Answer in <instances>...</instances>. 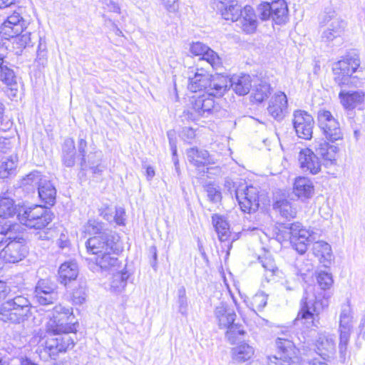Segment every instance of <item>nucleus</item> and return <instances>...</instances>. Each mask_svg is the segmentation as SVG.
I'll use <instances>...</instances> for the list:
<instances>
[{
    "instance_id": "c03bdc74",
    "label": "nucleus",
    "mask_w": 365,
    "mask_h": 365,
    "mask_svg": "<svg viewBox=\"0 0 365 365\" xmlns=\"http://www.w3.org/2000/svg\"><path fill=\"white\" fill-rule=\"evenodd\" d=\"M271 93V86L265 81L260 80L258 83L255 84L252 95L254 99L261 103L264 100L267 99Z\"/></svg>"
},
{
    "instance_id": "338daca9",
    "label": "nucleus",
    "mask_w": 365,
    "mask_h": 365,
    "mask_svg": "<svg viewBox=\"0 0 365 365\" xmlns=\"http://www.w3.org/2000/svg\"><path fill=\"white\" fill-rule=\"evenodd\" d=\"M352 327V318L339 319V331H351Z\"/></svg>"
},
{
    "instance_id": "412c9836",
    "label": "nucleus",
    "mask_w": 365,
    "mask_h": 365,
    "mask_svg": "<svg viewBox=\"0 0 365 365\" xmlns=\"http://www.w3.org/2000/svg\"><path fill=\"white\" fill-rule=\"evenodd\" d=\"M27 254L26 247L20 242L10 241L0 252V258L6 262L16 263L21 261Z\"/></svg>"
},
{
    "instance_id": "49530a36",
    "label": "nucleus",
    "mask_w": 365,
    "mask_h": 365,
    "mask_svg": "<svg viewBox=\"0 0 365 365\" xmlns=\"http://www.w3.org/2000/svg\"><path fill=\"white\" fill-rule=\"evenodd\" d=\"M82 229L83 233L90 235H94L95 236L102 235V232L105 230H109L105 228L104 224L102 222L95 219L88 220Z\"/></svg>"
},
{
    "instance_id": "ea45409f",
    "label": "nucleus",
    "mask_w": 365,
    "mask_h": 365,
    "mask_svg": "<svg viewBox=\"0 0 365 365\" xmlns=\"http://www.w3.org/2000/svg\"><path fill=\"white\" fill-rule=\"evenodd\" d=\"M259 263L264 269L266 272L265 277L267 281L274 280V276L283 274V272L277 269L272 258L269 257H259L258 258Z\"/></svg>"
},
{
    "instance_id": "c756f323",
    "label": "nucleus",
    "mask_w": 365,
    "mask_h": 365,
    "mask_svg": "<svg viewBox=\"0 0 365 365\" xmlns=\"http://www.w3.org/2000/svg\"><path fill=\"white\" fill-rule=\"evenodd\" d=\"M78 274L77 263L68 261L63 263L58 269L59 281L61 284L67 285L68 282L75 280Z\"/></svg>"
},
{
    "instance_id": "f03ea898",
    "label": "nucleus",
    "mask_w": 365,
    "mask_h": 365,
    "mask_svg": "<svg viewBox=\"0 0 365 365\" xmlns=\"http://www.w3.org/2000/svg\"><path fill=\"white\" fill-rule=\"evenodd\" d=\"M327 307L328 301L315 296L314 288L309 287L301 300L296 321L300 322L308 329L317 328L319 324V314Z\"/></svg>"
},
{
    "instance_id": "774afa93",
    "label": "nucleus",
    "mask_w": 365,
    "mask_h": 365,
    "mask_svg": "<svg viewBox=\"0 0 365 365\" xmlns=\"http://www.w3.org/2000/svg\"><path fill=\"white\" fill-rule=\"evenodd\" d=\"M164 7L169 11H175L177 9V0H160Z\"/></svg>"
},
{
    "instance_id": "e2e57ef3",
    "label": "nucleus",
    "mask_w": 365,
    "mask_h": 365,
    "mask_svg": "<svg viewBox=\"0 0 365 365\" xmlns=\"http://www.w3.org/2000/svg\"><path fill=\"white\" fill-rule=\"evenodd\" d=\"M182 138L187 142L190 143L195 138V130L189 127L184 128L182 130Z\"/></svg>"
},
{
    "instance_id": "4be33fe9",
    "label": "nucleus",
    "mask_w": 365,
    "mask_h": 365,
    "mask_svg": "<svg viewBox=\"0 0 365 365\" xmlns=\"http://www.w3.org/2000/svg\"><path fill=\"white\" fill-rule=\"evenodd\" d=\"M287 98L284 92L275 93L269 100L267 111L277 120H282L287 112Z\"/></svg>"
},
{
    "instance_id": "7c9ffc66",
    "label": "nucleus",
    "mask_w": 365,
    "mask_h": 365,
    "mask_svg": "<svg viewBox=\"0 0 365 365\" xmlns=\"http://www.w3.org/2000/svg\"><path fill=\"white\" fill-rule=\"evenodd\" d=\"M38 192L40 199L48 205H53L56 201V190L54 185L46 178L39 184Z\"/></svg>"
},
{
    "instance_id": "1a4fd4ad",
    "label": "nucleus",
    "mask_w": 365,
    "mask_h": 365,
    "mask_svg": "<svg viewBox=\"0 0 365 365\" xmlns=\"http://www.w3.org/2000/svg\"><path fill=\"white\" fill-rule=\"evenodd\" d=\"M119 236L112 230H105L102 235H96L87 240L85 245L88 252L100 255L104 252L118 251L117 243Z\"/></svg>"
},
{
    "instance_id": "0e129e2a",
    "label": "nucleus",
    "mask_w": 365,
    "mask_h": 365,
    "mask_svg": "<svg viewBox=\"0 0 365 365\" xmlns=\"http://www.w3.org/2000/svg\"><path fill=\"white\" fill-rule=\"evenodd\" d=\"M103 4L109 11L118 14L120 12V8L118 4L112 0H103Z\"/></svg>"
},
{
    "instance_id": "a18cd8bd",
    "label": "nucleus",
    "mask_w": 365,
    "mask_h": 365,
    "mask_svg": "<svg viewBox=\"0 0 365 365\" xmlns=\"http://www.w3.org/2000/svg\"><path fill=\"white\" fill-rule=\"evenodd\" d=\"M243 9L236 1H232L226 6L222 11V16L226 20L237 21L238 19L242 15Z\"/></svg>"
},
{
    "instance_id": "58836bf2",
    "label": "nucleus",
    "mask_w": 365,
    "mask_h": 365,
    "mask_svg": "<svg viewBox=\"0 0 365 365\" xmlns=\"http://www.w3.org/2000/svg\"><path fill=\"white\" fill-rule=\"evenodd\" d=\"M0 81L10 88L11 91H17V78L13 69L4 63L0 66Z\"/></svg>"
},
{
    "instance_id": "6ab92c4d",
    "label": "nucleus",
    "mask_w": 365,
    "mask_h": 365,
    "mask_svg": "<svg viewBox=\"0 0 365 365\" xmlns=\"http://www.w3.org/2000/svg\"><path fill=\"white\" fill-rule=\"evenodd\" d=\"M298 160L304 173L317 175L321 171L322 163L317 155L309 148L302 149L299 152Z\"/></svg>"
},
{
    "instance_id": "aec40b11",
    "label": "nucleus",
    "mask_w": 365,
    "mask_h": 365,
    "mask_svg": "<svg viewBox=\"0 0 365 365\" xmlns=\"http://www.w3.org/2000/svg\"><path fill=\"white\" fill-rule=\"evenodd\" d=\"M190 52L195 56H202L200 61H205L214 69H218L222 66V59L212 49L201 42L193 43L190 46Z\"/></svg>"
},
{
    "instance_id": "f3484780",
    "label": "nucleus",
    "mask_w": 365,
    "mask_h": 365,
    "mask_svg": "<svg viewBox=\"0 0 365 365\" xmlns=\"http://www.w3.org/2000/svg\"><path fill=\"white\" fill-rule=\"evenodd\" d=\"M26 26V21L20 14L14 12L0 26V34L6 39L14 38L23 33Z\"/></svg>"
},
{
    "instance_id": "5701e85b",
    "label": "nucleus",
    "mask_w": 365,
    "mask_h": 365,
    "mask_svg": "<svg viewBox=\"0 0 365 365\" xmlns=\"http://www.w3.org/2000/svg\"><path fill=\"white\" fill-rule=\"evenodd\" d=\"M0 365H37L29 359L20 356V349L8 346L0 349Z\"/></svg>"
},
{
    "instance_id": "e433bc0d",
    "label": "nucleus",
    "mask_w": 365,
    "mask_h": 365,
    "mask_svg": "<svg viewBox=\"0 0 365 365\" xmlns=\"http://www.w3.org/2000/svg\"><path fill=\"white\" fill-rule=\"evenodd\" d=\"M254 349L247 344H242L232 349V357L237 363L245 362L254 355Z\"/></svg>"
},
{
    "instance_id": "2f4dec72",
    "label": "nucleus",
    "mask_w": 365,
    "mask_h": 365,
    "mask_svg": "<svg viewBox=\"0 0 365 365\" xmlns=\"http://www.w3.org/2000/svg\"><path fill=\"white\" fill-rule=\"evenodd\" d=\"M294 192L299 198H309L314 193V185L309 178L299 177L294 184Z\"/></svg>"
},
{
    "instance_id": "a878e982",
    "label": "nucleus",
    "mask_w": 365,
    "mask_h": 365,
    "mask_svg": "<svg viewBox=\"0 0 365 365\" xmlns=\"http://www.w3.org/2000/svg\"><path fill=\"white\" fill-rule=\"evenodd\" d=\"M215 315L220 329H226L235 323L236 318L234 310L225 304H220L215 308Z\"/></svg>"
},
{
    "instance_id": "20e7f679",
    "label": "nucleus",
    "mask_w": 365,
    "mask_h": 365,
    "mask_svg": "<svg viewBox=\"0 0 365 365\" xmlns=\"http://www.w3.org/2000/svg\"><path fill=\"white\" fill-rule=\"evenodd\" d=\"M360 66V59L356 53H349L343 59L337 61L333 66L334 79L339 86H354L359 87L362 82L359 81L357 76L353 73Z\"/></svg>"
},
{
    "instance_id": "680f3d73",
    "label": "nucleus",
    "mask_w": 365,
    "mask_h": 365,
    "mask_svg": "<svg viewBox=\"0 0 365 365\" xmlns=\"http://www.w3.org/2000/svg\"><path fill=\"white\" fill-rule=\"evenodd\" d=\"M349 331H340V341H339V351L341 354H345L346 351L347 344L349 340Z\"/></svg>"
},
{
    "instance_id": "69168bd1",
    "label": "nucleus",
    "mask_w": 365,
    "mask_h": 365,
    "mask_svg": "<svg viewBox=\"0 0 365 365\" xmlns=\"http://www.w3.org/2000/svg\"><path fill=\"white\" fill-rule=\"evenodd\" d=\"M178 311L183 315L187 316V298H178Z\"/></svg>"
},
{
    "instance_id": "393cba45",
    "label": "nucleus",
    "mask_w": 365,
    "mask_h": 365,
    "mask_svg": "<svg viewBox=\"0 0 365 365\" xmlns=\"http://www.w3.org/2000/svg\"><path fill=\"white\" fill-rule=\"evenodd\" d=\"M226 91L232 88L239 96L247 94L252 88V78L250 75H234L230 78L227 77Z\"/></svg>"
},
{
    "instance_id": "2eb2a0df",
    "label": "nucleus",
    "mask_w": 365,
    "mask_h": 365,
    "mask_svg": "<svg viewBox=\"0 0 365 365\" xmlns=\"http://www.w3.org/2000/svg\"><path fill=\"white\" fill-rule=\"evenodd\" d=\"M292 124L297 136L304 140L312 137L314 120L312 115L303 110H296L292 115Z\"/></svg>"
},
{
    "instance_id": "603ef678",
    "label": "nucleus",
    "mask_w": 365,
    "mask_h": 365,
    "mask_svg": "<svg viewBox=\"0 0 365 365\" xmlns=\"http://www.w3.org/2000/svg\"><path fill=\"white\" fill-rule=\"evenodd\" d=\"M277 277L278 278V282L288 291L294 290L297 287V279L292 275L284 274V273H283V274H279Z\"/></svg>"
},
{
    "instance_id": "6e6d98bb",
    "label": "nucleus",
    "mask_w": 365,
    "mask_h": 365,
    "mask_svg": "<svg viewBox=\"0 0 365 365\" xmlns=\"http://www.w3.org/2000/svg\"><path fill=\"white\" fill-rule=\"evenodd\" d=\"M317 282L322 289H329L333 284V279L331 274L326 272H320L317 277Z\"/></svg>"
},
{
    "instance_id": "72a5a7b5",
    "label": "nucleus",
    "mask_w": 365,
    "mask_h": 365,
    "mask_svg": "<svg viewBox=\"0 0 365 365\" xmlns=\"http://www.w3.org/2000/svg\"><path fill=\"white\" fill-rule=\"evenodd\" d=\"M118 251L113 252H104L97 255L96 259V264L103 270L115 269L119 266L118 259L115 257Z\"/></svg>"
},
{
    "instance_id": "c9c22d12",
    "label": "nucleus",
    "mask_w": 365,
    "mask_h": 365,
    "mask_svg": "<svg viewBox=\"0 0 365 365\" xmlns=\"http://www.w3.org/2000/svg\"><path fill=\"white\" fill-rule=\"evenodd\" d=\"M212 220L219 240L222 242L227 240L230 232V225L225 218L221 215H214Z\"/></svg>"
},
{
    "instance_id": "6e6552de",
    "label": "nucleus",
    "mask_w": 365,
    "mask_h": 365,
    "mask_svg": "<svg viewBox=\"0 0 365 365\" xmlns=\"http://www.w3.org/2000/svg\"><path fill=\"white\" fill-rule=\"evenodd\" d=\"M46 338V340L41 342L43 350L40 352L43 351L53 359H56L60 354L66 352L74 345L73 339L68 334L55 331L47 332Z\"/></svg>"
},
{
    "instance_id": "39448f33",
    "label": "nucleus",
    "mask_w": 365,
    "mask_h": 365,
    "mask_svg": "<svg viewBox=\"0 0 365 365\" xmlns=\"http://www.w3.org/2000/svg\"><path fill=\"white\" fill-rule=\"evenodd\" d=\"M321 39L329 43L341 38L346 27V22L331 8H327L319 16Z\"/></svg>"
},
{
    "instance_id": "f704fd0d",
    "label": "nucleus",
    "mask_w": 365,
    "mask_h": 365,
    "mask_svg": "<svg viewBox=\"0 0 365 365\" xmlns=\"http://www.w3.org/2000/svg\"><path fill=\"white\" fill-rule=\"evenodd\" d=\"M62 162L63 164L71 168L76 162V148L74 140L72 138L65 139L62 146Z\"/></svg>"
},
{
    "instance_id": "b1692460",
    "label": "nucleus",
    "mask_w": 365,
    "mask_h": 365,
    "mask_svg": "<svg viewBox=\"0 0 365 365\" xmlns=\"http://www.w3.org/2000/svg\"><path fill=\"white\" fill-rule=\"evenodd\" d=\"M315 153L320 155L323 159V164L326 166L334 165L336 164V156L339 148L334 145H330L324 140H321L316 143L314 147Z\"/></svg>"
},
{
    "instance_id": "864d4df0",
    "label": "nucleus",
    "mask_w": 365,
    "mask_h": 365,
    "mask_svg": "<svg viewBox=\"0 0 365 365\" xmlns=\"http://www.w3.org/2000/svg\"><path fill=\"white\" fill-rule=\"evenodd\" d=\"M86 287L84 284H79L77 289H73L72 301L75 304H82L86 299Z\"/></svg>"
},
{
    "instance_id": "9d476101",
    "label": "nucleus",
    "mask_w": 365,
    "mask_h": 365,
    "mask_svg": "<svg viewBox=\"0 0 365 365\" xmlns=\"http://www.w3.org/2000/svg\"><path fill=\"white\" fill-rule=\"evenodd\" d=\"M277 345L279 351L267 358V365H299L298 350L292 341L279 338Z\"/></svg>"
},
{
    "instance_id": "f257e3e1",
    "label": "nucleus",
    "mask_w": 365,
    "mask_h": 365,
    "mask_svg": "<svg viewBox=\"0 0 365 365\" xmlns=\"http://www.w3.org/2000/svg\"><path fill=\"white\" fill-rule=\"evenodd\" d=\"M188 89L192 93L203 91L210 95L222 96L226 91L227 76H212L202 68L189 72Z\"/></svg>"
},
{
    "instance_id": "0eeeda50",
    "label": "nucleus",
    "mask_w": 365,
    "mask_h": 365,
    "mask_svg": "<svg viewBox=\"0 0 365 365\" xmlns=\"http://www.w3.org/2000/svg\"><path fill=\"white\" fill-rule=\"evenodd\" d=\"M17 217L27 227L41 230L52 221L53 214L43 206L34 205L19 208Z\"/></svg>"
},
{
    "instance_id": "cd10ccee",
    "label": "nucleus",
    "mask_w": 365,
    "mask_h": 365,
    "mask_svg": "<svg viewBox=\"0 0 365 365\" xmlns=\"http://www.w3.org/2000/svg\"><path fill=\"white\" fill-rule=\"evenodd\" d=\"M364 96L362 91L346 92L341 90L339 94L341 103L346 109H353L361 104L364 102Z\"/></svg>"
},
{
    "instance_id": "a211bd4d",
    "label": "nucleus",
    "mask_w": 365,
    "mask_h": 365,
    "mask_svg": "<svg viewBox=\"0 0 365 365\" xmlns=\"http://www.w3.org/2000/svg\"><path fill=\"white\" fill-rule=\"evenodd\" d=\"M220 96L210 95L208 93H203L198 96H195L192 97V108L198 115L202 117L213 115L218 110V106L215 104L213 97Z\"/></svg>"
},
{
    "instance_id": "ddd939ff",
    "label": "nucleus",
    "mask_w": 365,
    "mask_h": 365,
    "mask_svg": "<svg viewBox=\"0 0 365 365\" xmlns=\"http://www.w3.org/2000/svg\"><path fill=\"white\" fill-rule=\"evenodd\" d=\"M317 119L319 126L327 140L334 143L343 139V133L339 123L330 111L324 109L319 110L317 113Z\"/></svg>"
},
{
    "instance_id": "dca6fc26",
    "label": "nucleus",
    "mask_w": 365,
    "mask_h": 365,
    "mask_svg": "<svg viewBox=\"0 0 365 365\" xmlns=\"http://www.w3.org/2000/svg\"><path fill=\"white\" fill-rule=\"evenodd\" d=\"M34 299L41 305L53 304L58 299L56 284L48 279H39L35 287Z\"/></svg>"
},
{
    "instance_id": "37998d69",
    "label": "nucleus",
    "mask_w": 365,
    "mask_h": 365,
    "mask_svg": "<svg viewBox=\"0 0 365 365\" xmlns=\"http://www.w3.org/2000/svg\"><path fill=\"white\" fill-rule=\"evenodd\" d=\"M273 209L285 219L294 218L297 214L296 210L287 200H277L273 205Z\"/></svg>"
},
{
    "instance_id": "4c0bfd02",
    "label": "nucleus",
    "mask_w": 365,
    "mask_h": 365,
    "mask_svg": "<svg viewBox=\"0 0 365 365\" xmlns=\"http://www.w3.org/2000/svg\"><path fill=\"white\" fill-rule=\"evenodd\" d=\"M316 346L321 352L320 354H326V352H331L334 350V337L329 333H320L316 341Z\"/></svg>"
},
{
    "instance_id": "423d86ee",
    "label": "nucleus",
    "mask_w": 365,
    "mask_h": 365,
    "mask_svg": "<svg viewBox=\"0 0 365 365\" xmlns=\"http://www.w3.org/2000/svg\"><path fill=\"white\" fill-rule=\"evenodd\" d=\"M77 326L73 309L58 304L54 307L53 316L46 324V331L68 334L76 331Z\"/></svg>"
},
{
    "instance_id": "4468645a",
    "label": "nucleus",
    "mask_w": 365,
    "mask_h": 365,
    "mask_svg": "<svg viewBox=\"0 0 365 365\" xmlns=\"http://www.w3.org/2000/svg\"><path fill=\"white\" fill-rule=\"evenodd\" d=\"M289 240L292 247L300 255H304L307 250V245L315 240L313 232L303 228L299 222L288 224Z\"/></svg>"
},
{
    "instance_id": "de8ad7c7",
    "label": "nucleus",
    "mask_w": 365,
    "mask_h": 365,
    "mask_svg": "<svg viewBox=\"0 0 365 365\" xmlns=\"http://www.w3.org/2000/svg\"><path fill=\"white\" fill-rule=\"evenodd\" d=\"M225 338L231 343L235 344L245 334L242 326L238 323H233L226 328Z\"/></svg>"
},
{
    "instance_id": "79ce46f5",
    "label": "nucleus",
    "mask_w": 365,
    "mask_h": 365,
    "mask_svg": "<svg viewBox=\"0 0 365 365\" xmlns=\"http://www.w3.org/2000/svg\"><path fill=\"white\" fill-rule=\"evenodd\" d=\"M44 178L39 172L34 171L21 180V186L28 191H34L39 187Z\"/></svg>"
},
{
    "instance_id": "5fc2aeb1",
    "label": "nucleus",
    "mask_w": 365,
    "mask_h": 365,
    "mask_svg": "<svg viewBox=\"0 0 365 365\" xmlns=\"http://www.w3.org/2000/svg\"><path fill=\"white\" fill-rule=\"evenodd\" d=\"M127 277L125 274L118 273L114 275L110 283V288L114 292H121L126 286Z\"/></svg>"
},
{
    "instance_id": "09e8293b",
    "label": "nucleus",
    "mask_w": 365,
    "mask_h": 365,
    "mask_svg": "<svg viewBox=\"0 0 365 365\" xmlns=\"http://www.w3.org/2000/svg\"><path fill=\"white\" fill-rule=\"evenodd\" d=\"M14 202L9 197L0 198V217L7 218L16 214Z\"/></svg>"
},
{
    "instance_id": "7ed1b4c3",
    "label": "nucleus",
    "mask_w": 365,
    "mask_h": 365,
    "mask_svg": "<svg viewBox=\"0 0 365 365\" xmlns=\"http://www.w3.org/2000/svg\"><path fill=\"white\" fill-rule=\"evenodd\" d=\"M31 309V304L27 297L16 296L0 306V321L11 324H22L30 317Z\"/></svg>"
},
{
    "instance_id": "13d9d810",
    "label": "nucleus",
    "mask_w": 365,
    "mask_h": 365,
    "mask_svg": "<svg viewBox=\"0 0 365 365\" xmlns=\"http://www.w3.org/2000/svg\"><path fill=\"white\" fill-rule=\"evenodd\" d=\"M87 147V142L85 139L81 138L78 143V151L81 156L79 165L81 170H86L87 169L86 149Z\"/></svg>"
},
{
    "instance_id": "8fccbe9b",
    "label": "nucleus",
    "mask_w": 365,
    "mask_h": 365,
    "mask_svg": "<svg viewBox=\"0 0 365 365\" xmlns=\"http://www.w3.org/2000/svg\"><path fill=\"white\" fill-rule=\"evenodd\" d=\"M17 156L11 155L9 158L3 160L0 167V175L1 178H7L11 174L17 166Z\"/></svg>"
},
{
    "instance_id": "3c124183",
    "label": "nucleus",
    "mask_w": 365,
    "mask_h": 365,
    "mask_svg": "<svg viewBox=\"0 0 365 365\" xmlns=\"http://www.w3.org/2000/svg\"><path fill=\"white\" fill-rule=\"evenodd\" d=\"M267 295L263 292H257L252 297L249 307L256 313L257 310L261 311L267 305Z\"/></svg>"
},
{
    "instance_id": "bf43d9fd",
    "label": "nucleus",
    "mask_w": 365,
    "mask_h": 365,
    "mask_svg": "<svg viewBox=\"0 0 365 365\" xmlns=\"http://www.w3.org/2000/svg\"><path fill=\"white\" fill-rule=\"evenodd\" d=\"M115 210L107 204L102 205L98 208V214L108 222H113Z\"/></svg>"
},
{
    "instance_id": "4d7b16f0",
    "label": "nucleus",
    "mask_w": 365,
    "mask_h": 365,
    "mask_svg": "<svg viewBox=\"0 0 365 365\" xmlns=\"http://www.w3.org/2000/svg\"><path fill=\"white\" fill-rule=\"evenodd\" d=\"M14 43L17 45V48L20 50L30 46L31 43V32L25 30L23 33L14 36Z\"/></svg>"
},
{
    "instance_id": "a19ab883",
    "label": "nucleus",
    "mask_w": 365,
    "mask_h": 365,
    "mask_svg": "<svg viewBox=\"0 0 365 365\" xmlns=\"http://www.w3.org/2000/svg\"><path fill=\"white\" fill-rule=\"evenodd\" d=\"M259 263L264 269L266 272L265 277L267 281L274 280V276L283 274V272L277 269L272 258L269 257H259L258 258Z\"/></svg>"
},
{
    "instance_id": "9b49d317",
    "label": "nucleus",
    "mask_w": 365,
    "mask_h": 365,
    "mask_svg": "<svg viewBox=\"0 0 365 365\" xmlns=\"http://www.w3.org/2000/svg\"><path fill=\"white\" fill-rule=\"evenodd\" d=\"M259 18L263 20L272 19L276 24H283L288 19V8L284 0H276L271 4L263 2L257 7Z\"/></svg>"
},
{
    "instance_id": "473e14b6",
    "label": "nucleus",
    "mask_w": 365,
    "mask_h": 365,
    "mask_svg": "<svg viewBox=\"0 0 365 365\" xmlns=\"http://www.w3.org/2000/svg\"><path fill=\"white\" fill-rule=\"evenodd\" d=\"M187 156L189 162L198 168L211 163L209 153L205 150L190 148L187 150Z\"/></svg>"
},
{
    "instance_id": "c85d7f7f",
    "label": "nucleus",
    "mask_w": 365,
    "mask_h": 365,
    "mask_svg": "<svg viewBox=\"0 0 365 365\" xmlns=\"http://www.w3.org/2000/svg\"><path fill=\"white\" fill-rule=\"evenodd\" d=\"M312 252L321 263L327 267L332 259V250L331 245L324 241H317L313 243Z\"/></svg>"
},
{
    "instance_id": "052dcab7",
    "label": "nucleus",
    "mask_w": 365,
    "mask_h": 365,
    "mask_svg": "<svg viewBox=\"0 0 365 365\" xmlns=\"http://www.w3.org/2000/svg\"><path fill=\"white\" fill-rule=\"evenodd\" d=\"M206 192L209 200L212 202H217L221 200V193L213 185H207Z\"/></svg>"
},
{
    "instance_id": "f8f14e48",
    "label": "nucleus",
    "mask_w": 365,
    "mask_h": 365,
    "mask_svg": "<svg viewBox=\"0 0 365 365\" xmlns=\"http://www.w3.org/2000/svg\"><path fill=\"white\" fill-rule=\"evenodd\" d=\"M235 195L244 212H255L259 207L258 190L252 185L240 182L235 190Z\"/></svg>"
},
{
    "instance_id": "bb28decb",
    "label": "nucleus",
    "mask_w": 365,
    "mask_h": 365,
    "mask_svg": "<svg viewBox=\"0 0 365 365\" xmlns=\"http://www.w3.org/2000/svg\"><path fill=\"white\" fill-rule=\"evenodd\" d=\"M242 29L247 34L254 33L257 27V21L254 9L250 6H245L242 15L238 19Z\"/></svg>"
}]
</instances>
